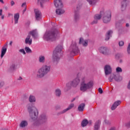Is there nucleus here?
I'll return each instance as SVG.
<instances>
[{
    "label": "nucleus",
    "instance_id": "nucleus-42",
    "mask_svg": "<svg viewBox=\"0 0 130 130\" xmlns=\"http://www.w3.org/2000/svg\"><path fill=\"white\" fill-rule=\"evenodd\" d=\"M98 91L100 94H102V93H103V90H102V88H101V87L99 88Z\"/></svg>",
    "mask_w": 130,
    "mask_h": 130
},
{
    "label": "nucleus",
    "instance_id": "nucleus-1",
    "mask_svg": "<svg viewBox=\"0 0 130 130\" xmlns=\"http://www.w3.org/2000/svg\"><path fill=\"white\" fill-rule=\"evenodd\" d=\"M58 35V30L55 29L46 31L43 36V39L46 41H54Z\"/></svg>",
    "mask_w": 130,
    "mask_h": 130
},
{
    "label": "nucleus",
    "instance_id": "nucleus-37",
    "mask_svg": "<svg viewBox=\"0 0 130 130\" xmlns=\"http://www.w3.org/2000/svg\"><path fill=\"white\" fill-rule=\"evenodd\" d=\"M116 72L117 73H121L122 72V69L120 67H117L116 69Z\"/></svg>",
    "mask_w": 130,
    "mask_h": 130
},
{
    "label": "nucleus",
    "instance_id": "nucleus-15",
    "mask_svg": "<svg viewBox=\"0 0 130 130\" xmlns=\"http://www.w3.org/2000/svg\"><path fill=\"white\" fill-rule=\"evenodd\" d=\"M28 35H30V36H31L34 38L35 39L37 38V36H38V33L37 32V30L35 29L32 30L28 32Z\"/></svg>",
    "mask_w": 130,
    "mask_h": 130
},
{
    "label": "nucleus",
    "instance_id": "nucleus-50",
    "mask_svg": "<svg viewBox=\"0 0 130 130\" xmlns=\"http://www.w3.org/2000/svg\"><path fill=\"white\" fill-rule=\"evenodd\" d=\"M3 15V10L0 9V16H2Z\"/></svg>",
    "mask_w": 130,
    "mask_h": 130
},
{
    "label": "nucleus",
    "instance_id": "nucleus-21",
    "mask_svg": "<svg viewBox=\"0 0 130 130\" xmlns=\"http://www.w3.org/2000/svg\"><path fill=\"white\" fill-rule=\"evenodd\" d=\"M100 124H101V121L98 120L96 121L94 126V130H98L100 128Z\"/></svg>",
    "mask_w": 130,
    "mask_h": 130
},
{
    "label": "nucleus",
    "instance_id": "nucleus-19",
    "mask_svg": "<svg viewBox=\"0 0 130 130\" xmlns=\"http://www.w3.org/2000/svg\"><path fill=\"white\" fill-rule=\"evenodd\" d=\"M79 44H82L83 46H88V40H84V39L80 38L79 40Z\"/></svg>",
    "mask_w": 130,
    "mask_h": 130
},
{
    "label": "nucleus",
    "instance_id": "nucleus-14",
    "mask_svg": "<svg viewBox=\"0 0 130 130\" xmlns=\"http://www.w3.org/2000/svg\"><path fill=\"white\" fill-rule=\"evenodd\" d=\"M105 74L106 76L110 75L111 74L112 70L111 69V67L110 65H106L104 68Z\"/></svg>",
    "mask_w": 130,
    "mask_h": 130
},
{
    "label": "nucleus",
    "instance_id": "nucleus-4",
    "mask_svg": "<svg viewBox=\"0 0 130 130\" xmlns=\"http://www.w3.org/2000/svg\"><path fill=\"white\" fill-rule=\"evenodd\" d=\"M27 110L29 113L31 119L32 121L37 119L38 116V110L32 104H29L27 107Z\"/></svg>",
    "mask_w": 130,
    "mask_h": 130
},
{
    "label": "nucleus",
    "instance_id": "nucleus-10",
    "mask_svg": "<svg viewBox=\"0 0 130 130\" xmlns=\"http://www.w3.org/2000/svg\"><path fill=\"white\" fill-rule=\"evenodd\" d=\"M47 121V116L45 114L41 115V120L37 121L35 122L34 124L36 126H39L42 122H46Z\"/></svg>",
    "mask_w": 130,
    "mask_h": 130
},
{
    "label": "nucleus",
    "instance_id": "nucleus-36",
    "mask_svg": "<svg viewBox=\"0 0 130 130\" xmlns=\"http://www.w3.org/2000/svg\"><path fill=\"white\" fill-rule=\"evenodd\" d=\"M114 77H115V75L111 74L110 77L109 78V82H112V81H113V79H114Z\"/></svg>",
    "mask_w": 130,
    "mask_h": 130
},
{
    "label": "nucleus",
    "instance_id": "nucleus-53",
    "mask_svg": "<svg viewBox=\"0 0 130 130\" xmlns=\"http://www.w3.org/2000/svg\"><path fill=\"white\" fill-rule=\"evenodd\" d=\"M0 3H2V4H5L3 0H0Z\"/></svg>",
    "mask_w": 130,
    "mask_h": 130
},
{
    "label": "nucleus",
    "instance_id": "nucleus-55",
    "mask_svg": "<svg viewBox=\"0 0 130 130\" xmlns=\"http://www.w3.org/2000/svg\"><path fill=\"white\" fill-rule=\"evenodd\" d=\"M129 26V25L128 24V23L126 24V27H128Z\"/></svg>",
    "mask_w": 130,
    "mask_h": 130
},
{
    "label": "nucleus",
    "instance_id": "nucleus-44",
    "mask_svg": "<svg viewBox=\"0 0 130 130\" xmlns=\"http://www.w3.org/2000/svg\"><path fill=\"white\" fill-rule=\"evenodd\" d=\"M79 18V15H77V14L75 15V20H78Z\"/></svg>",
    "mask_w": 130,
    "mask_h": 130
},
{
    "label": "nucleus",
    "instance_id": "nucleus-28",
    "mask_svg": "<svg viewBox=\"0 0 130 130\" xmlns=\"http://www.w3.org/2000/svg\"><path fill=\"white\" fill-rule=\"evenodd\" d=\"M87 1L89 3V5L94 6L96 3H98V2H99V0H87Z\"/></svg>",
    "mask_w": 130,
    "mask_h": 130
},
{
    "label": "nucleus",
    "instance_id": "nucleus-54",
    "mask_svg": "<svg viewBox=\"0 0 130 130\" xmlns=\"http://www.w3.org/2000/svg\"><path fill=\"white\" fill-rule=\"evenodd\" d=\"M8 16L10 17V16H13V14L11 13H8Z\"/></svg>",
    "mask_w": 130,
    "mask_h": 130
},
{
    "label": "nucleus",
    "instance_id": "nucleus-7",
    "mask_svg": "<svg viewBox=\"0 0 130 130\" xmlns=\"http://www.w3.org/2000/svg\"><path fill=\"white\" fill-rule=\"evenodd\" d=\"M69 51L71 54H77L79 52V48L77 46V43L74 42L70 47Z\"/></svg>",
    "mask_w": 130,
    "mask_h": 130
},
{
    "label": "nucleus",
    "instance_id": "nucleus-35",
    "mask_svg": "<svg viewBox=\"0 0 130 130\" xmlns=\"http://www.w3.org/2000/svg\"><path fill=\"white\" fill-rule=\"evenodd\" d=\"M25 50L27 53H32V50L28 47H26Z\"/></svg>",
    "mask_w": 130,
    "mask_h": 130
},
{
    "label": "nucleus",
    "instance_id": "nucleus-34",
    "mask_svg": "<svg viewBox=\"0 0 130 130\" xmlns=\"http://www.w3.org/2000/svg\"><path fill=\"white\" fill-rule=\"evenodd\" d=\"M125 8H126V3H125V1H123L121 6L122 10L123 11V10H125Z\"/></svg>",
    "mask_w": 130,
    "mask_h": 130
},
{
    "label": "nucleus",
    "instance_id": "nucleus-49",
    "mask_svg": "<svg viewBox=\"0 0 130 130\" xmlns=\"http://www.w3.org/2000/svg\"><path fill=\"white\" fill-rule=\"evenodd\" d=\"M4 86V82H0V88Z\"/></svg>",
    "mask_w": 130,
    "mask_h": 130
},
{
    "label": "nucleus",
    "instance_id": "nucleus-56",
    "mask_svg": "<svg viewBox=\"0 0 130 130\" xmlns=\"http://www.w3.org/2000/svg\"><path fill=\"white\" fill-rule=\"evenodd\" d=\"M74 100H75V99H74L73 100H72V101H71V102H73Z\"/></svg>",
    "mask_w": 130,
    "mask_h": 130
},
{
    "label": "nucleus",
    "instance_id": "nucleus-11",
    "mask_svg": "<svg viewBox=\"0 0 130 130\" xmlns=\"http://www.w3.org/2000/svg\"><path fill=\"white\" fill-rule=\"evenodd\" d=\"M35 16L36 21H40L42 19V14L39 9H35Z\"/></svg>",
    "mask_w": 130,
    "mask_h": 130
},
{
    "label": "nucleus",
    "instance_id": "nucleus-9",
    "mask_svg": "<svg viewBox=\"0 0 130 130\" xmlns=\"http://www.w3.org/2000/svg\"><path fill=\"white\" fill-rule=\"evenodd\" d=\"M79 84H80V78L77 77L71 82L68 83L67 84V87H73L74 88H76Z\"/></svg>",
    "mask_w": 130,
    "mask_h": 130
},
{
    "label": "nucleus",
    "instance_id": "nucleus-47",
    "mask_svg": "<svg viewBox=\"0 0 130 130\" xmlns=\"http://www.w3.org/2000/svg\"><path fill=\"white\" fill-rule=\"evenodd\" d=\"M11 5L13 7V6H14V5H15V2L14 1H11Z\"/></svg>",
    "mask_w": 130,
    "mask_h": 130
},
{
    "label": "nucleus",
    "instance_id": "nucleus-31",
    "mask_svg": "<svg viewBox=\"0 0 130 130\" xmlns=\"http://www.w3.org/2000/svg\"><path fill=\"white\" fill-rule=\"evenodd\" d=\"M29 102H36V98L34 95H30L29 97Z\"/></svg>",
    "mask_w": 130,
    "mask_h": 130
},
{
    "label": "nucleus",
    "instance_id": "nucleus-32",
    "mask_svg": "<svg viewBox=\"0 0 130 130\" xmlns=\"http://www.w3.org/2000/svg\"><path fill=\"white\" fill-rule=\"evenodd\" d=\"M55 94L56 96L59 97L61 94V91H60L59 89H57L55 90Z\"/></svg>",
    "mask_w": 130,
    "mask_h": 130
},
{
    "label": "nucleus",
    "instance_id": "nucleus-30",
    "mask_svg": "<svg viewBox=\"0 0 130 130\" xmlns=\"http://www.w3.org/2000/svg\"><path fill=\"white\" fill-rule=\"evenodd\" d=\"M113 32L111 30L108 31L107 34L106 36L105 40H109V38L111 37V35L112 34Z\"/></svg>",
    "mask_w": 130,
    "mask_h": 130
},
{
    "label": "nucleus",
    "instance_id": "nucleus-29",
    "mask_svg": "<svg viewBox=\"0 0 130 130\" xmlns=\"http://www.w3.org/2000/svg\"><path fill=\"white\" fill-rule=\"evenodd\" d=\"M115 81H116L117 82H120L121 80H122V77L118 75H115V77L114 78Z\"/></svg>",
    "mask_w": 130,
    "mask_h": 130
},
{
    "label": "nucleus",
    "instance_id": "nucleus-16",
    "mask_svg": "<svg viewBox=\"0 0 130 130\" xmlns=\"http://www.w3.org/2000/svg\"><path fill=\"white\" fill-rule=\"evenodd\" d=\"M74 106H75V105L74 104H71L69 105V106L66 109L63 110V111L59 112L58 113V114H63V113H66V112H67V111H69V110L72 109V108H73V107H74Z\"/></svg>",
    "mask_w": 130,
    "mask_h": 130
},
{
    "label": "nucleus",
    "instance_id": "nucleus-46",
    "mask_svg": "<svg viewBox=\"0 0 130 130\" xmlns=\"http://www.w3.org/2000/svg\"><path fill=\"white\" fill-rule=\"evenodd\" d=\"M17 80L18 81H21V80H23V78H22V77L20 76L18 79Z\"/></svg>",
    "mask_w": 130,
    "mask_h": 130
},
{
    "label": "nucleus",
    "instance_id": "nucleus-6",
    "mask_svg": "<svg viewBox=\"0 0 130 130\" xmlns=\"http://www.w3.org/2000/svg\"><path fill=\"white\" fill-rule=\"evenodd\" d=\"M103 22L107 24L109 23L111 20V11L110 10L107 11L103 13Z\"/></svg>",
    "mask_w": 130,
    "mask_h": 130
},
{
    "label": "nucleus",
    "instance_id": "nucleus-2",
    "mask_svg": "<svg viewBox=\"0 0 130 130\" xmlns=\"http://www.w3.org/2000/svg\"><path fill=\"white\" fill-rule=\"evenodd\" d=\"M81 80L80 90L82 91V92H86L87 90H89V89H91V88L93 87V82L90 81L87 82L85 77H82Z\"/></svg>",
    "mask_w": 130,
    "mask_h": 130
},
{
    "label": "nucleus",
    "instance_id": "nucleus-12",
    "mask_svg": "<svg viewBox=\"0 0 130 130\" xmlns=\"http://www.w3.org/2000/svg\"><path fill=\"white\" fill-rule=\"evenodd\" d=\"M54 3L56 8L62 9L63 8V4H62L61 0H55Z\"/></svg>",
    "mask_w": 130,
    "mask_h": 130
},
{
    "label": "nucleus",
    "instance_id": "nucleus-38",
    "mask_svg": "<svg viewBox=\"0 0 130 130\" xmlns=\"http://www.w3.org/2000/svg\"><path fill=\"white\" fill-rule=\"evenodd\" d=\"M45 1V0H38V4H40L41 7H42V4H43Z\"/></svg>",
    "mask_w": 130,
    "mask_h": 130
},
{
    "label": "nucleus",
    "instance_id": "nucleus-5",
    "mask_svg": "<svg viewBox=\"0 0 130 130\" xmlns=\"http://www.w3.org/2000/svg\"><path fill=\"white\" fill-rule=\"evenodd\" d=\"M61 50H62V46H58L56 47L55 50L53 51V58L54 60H59V58H60V53L61 52Z\"/></svg>",
    "mask_w": 130,
    "mask_h": 130
},
{
    "label": "nucleus",
    "instance_id": "nucleus-39",
    "mask_svg": "<svg viewBox=\"0 0 130 130\" xmlns=\"http://www.w3.org/2000/svg\"><path fill=\"white\" fill-rule=\"evenodd\" d=\"M127 52L128 54H130V43L128 44L127 48Z\"/></svg>",
    "mask_w": 130,
    "mask_h": 130
},
{
    "label": "nucleus",
    "instance_id": "nucleus-33",
    "mask_svg": "<svg viewBox=\"0 0 130 130\" xmlns=\"http://www.w3.org/2000/svg\"><path fill=\"white\" fill-rule=\"evenodd\" d=\"M87 124H88V120H87L86 119L83 120L81 122V125L83 127L86 126Z\"/></svg>",
    "mask_w": 130,
    "mask_h": 130
},
{
    "label": "nucleus",
    "instance_id": "nucleus-43",
    "mask_svg": "<svg viewBox=\"0 0 130 130\" xmlns=\"http://www.w3.org/2000/svg\"><path fill=\"white\" fill-rule=\"evenodd\" d=\"M24 8H27V6L26 5V3H24L22 4L21 7L24 8Z\"/></svg>",
    "mask_w": 130,
    "mask_h": 130
},
{
    "label": "nucleus",
    "instance_id": "nucleus-17",
    "mask_svg": "<svg viewBox=\"0 0 130 130\" xmlns=\"http://www.w3.org/2000/svg\"><path fill=\"white\" fill-rule=\"evenodd\" d=\"M32 40L31 38L30 35H28L25 40V44H28V45H31L32 44Z\"/></svg>",
    "mask_w": 130,
    "mask_h": 130
},
{
    "label": "nucleus",
    "instance_id": "nucleus-22",
    "mask_svg": "<svg viewBox=\"0 0 130 130\" xmlns=\"http://www.w3.org/2000/svg\"><path fill=\"white\" fill-rule=\"evenodd\" d=\"M19 18H20V13H17L14 14V20L15 24H18V22H19Z\"/></svg>",
    "mask_w": 130,
    "mask_h": 130
},
{
    "label": "nucleus",
    "instance_id": "nucleus-26",
    "mask_svg": "<svg viewBox=\"0 0 130 130\" xmlns=\"http://www.w3.org/2000/svg\"><path fill=\"white\" fill-rule=\"evenodd\" d=\"M85 105L84 103H82L80 104L78 107V110L80 111H84V109L85 108Z\"/></svg>",
    "mask_w": 130,
    "mask_h": 130
},
{
    "label": "nucleus",
    "instance_id": "nucleus-8",
    "mask_svg": "<svg viewBox=\"0 0 130 130\" xmlns=\"http://www.w3.org/2000/svg\"><path fill=\"white\" fill-rule=\"evenodd\" d=\"M99 51L104 55H110L111 51L110 49L106 47H101L99 48Z\"/></svg>",
    "mask_w": 130,
    "mask_h": 130
},
{
    "label": "nucleus",
    "instance_id": "nucleus-25",
    "mask_svg": "<svg viewBox=\"0 0 130 130\" xmlns=\"http://www.w3.org/2000/svg\"><path fill=\"white\" fill-rule=\"evenodd\" d=\"M17 63H12L10 67V71H15V70H17Z\"/></svg>",
    "mask_w": 130,
    "mask_h": 130
},
{
    "label": "nucleus",
    "instance_id": "nucleus-45",
    "mask_svg": "<svg viewBox=\"0 0 130 130\" xmlns=\"http://www.w3.org/2000/svg\"><path fill=\"white\" fill-rule=\"evenodd\" d=\"M126 126H127V127H130V122L126 123Z\"/></svg>",
    "mask_w": 130,
    "mask_h": 130
},
{
    "label": "nucleus",
    "instance_id": "nucleus-27",
    "mask_svg": "<svg viewBox=\"0 0 130 130\" xmlns=\"http://www.w3.org/2000/svg\"><path fill=\"white\" fill-rule=\"evenodd\" d=\"M27 125H28V122L25 120L22 121L20 124V127H25Z\"/></svg>",
    "mask_w": 130,
    "mask_h": 130
},
{
    "label": "nucleus",
    "instance_id": "nucleus-40",
    "mask_svg": "<svg viewBox=\"0 0 130 130\" xmlns=\"http://www.w3.org/2000/svg\"><path fill=\"white\" fill-rule=\"evenodd\" d=\"M19 52L23 53V54H26V52H25V50H24V49H20Z\"/></svg>",
    "mask_w": 130,
    "mask_h": 130
},
{
    "label": "nucleus",
    "instance_id": "nucleus-13",
    "mask_svg": "<svg viewBox=\"0 0 130 130\" xmlns=\"http://www.w3.org/2000/svg\"><path fill=\"white\" fill-rule=\"evenodd\" d=\"M101 15H103V12H101V14H96L94 16V20L91 23L92 25H94V24H97V23H98V20H100V19H101Z\"/></svg>",
    "mask_w": 130,
    "mask_h": 130
},
{
    "label": "nucleus",
    "instance_id": "nucleus-48",
    "mask_svg": "<svg viewBox=\"0 0 130 130\" xmlns=\"http://www.w3.org/2000/svg\"><path fill=\"white\" fill-rule=\"evenodd\" d=\"M27 10V7H24V10L23 11V14L25 13V12H26Z\"/></svg>",
    "mask_w": 130,
    "mask_h": 130
},
{
    "label": "nucleus",
    "instance_id": "nucleus-51",
    "mask_svg": "<svg viewBox=\"0 0 130 130\" xmlns=\"http://www.w3.org/2000/svg\"><path fill=\"white\" fill-rule=\"evenodd\" d=\"M12 44H13V41H11L10 42L9 45H10V46H12Z\"/></svg>",
    "mask_w": 130,
    "mask_h": 130
},
{
    "label": "nucleus",
    "instance_id": "nucleus-3",
    "mask_svg": "<svg viewBox=\"0 0 130 130\" xmlns=\"http://www.w3.org/2000/svg\"><path fill=\"white\" fill-rule=\"evenodd\" d=\"M50 72V66L47 65H43L40 68L37 72V77L40 79L43 78L47 75L48 73Z\"/></svg>",
    "mask_w": 130,
    "mask_h": 130
},
{
    "label": "nucleus",
    "instance_id": "nucleus-52",
    "mask_svg": "<svg viewBox=\"0 0 130 130\" xmlns=\"http://www.w3.org/2000/svg\"><path fill=\"white\" fill-rule=\"evenodd\" d=\"M4 18H5V16L2 15L1 18L2 19V20H4Z\"/></svg>",
    "mask_w": 130,
    "mask_h": 130
},
{
    "label": "nucleus",
    "instance_id": "nucleus-18",
    "mask_svg": "<svg viewBox=\"0 0 130 130\" xmlns=\"http://www.w3.org/2000/svg\"><path fill=\"white\" fill-rule=\"evenodd\" d=\"M7 44L5 45L1 49V58H3L4 56H5V54L7 53Z\"/></svg>",
    "mask_w": 130,
    "mask_h": 130
},
{
    "label": "nucleus",
    "instance_id": "nucleus-23",
    "mask_svg": "<svg viewBox=\"0 0 130 130\" xmlns=\"http://www.w3.org/2000/svg\"><path fill=\"white\" fill-rule=\"evenodd\" d=\"M64 10L62 9V8H57L56 10V14L57 15H62V14H64Z\"/></svg>",
    "mask_w": 130,
    "mask_h": 130
},
{
    "label": "nucleus",
    "instance_id": "nucleus-20",
    "mask_svg": "<svg viewBox=\"0 0 130 130\" xmlns=\"http://www.w3.org/2000/svg\"><path fill=\"white\" fill-rule=\"evenodd\" d=\"M121 103V102H120V101H117V102H115L111 108V110H115V109H116V108H117V106H118V105H119Z\"/></svg>",
    "mask_w": 130,
    "mask_h": 130
},
{
    "label": "nucleus",
    "instance_id": "nucleus-24",
    "mask_svg": "<svg viewBox=\"0 0 130 130\" xmlns=\"http://www.w3.org/2000/svg\"><path fill=\"white\" fill-rule=\"evenodd\" d=\"M38 60L40 63H44L45 62V56L43 55L39 56Z\"/></svg>",
    "mask_w": 130,
    "mask_h": 130
},
{
    "label": "nucleus",
    "instance_id": "nucleus-41",
    "mask_svg": "<svg viewBox=\"0 0 130 130\" xmlns=\"http://www.w3.org/2000/svg\"><path fill=\"white\" fill-rule=\"evenodd\" d=\"M124 44V42H123V41H120L119 42V46H123Z\"/></svg>",
    "mask_w": 130,
    "mask_h": 130
}]
</instances>
